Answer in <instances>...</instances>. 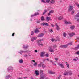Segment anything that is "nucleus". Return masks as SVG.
I'll list each match as a JSON object with an SVG mask.
<instances>
[{"mask_svg":"<svg viewBox=\"0 0 79 79\" xmlns=\"http://www.w3.org/2000/svg\"><path fill=\"white\" fill-rule=\"evenodd\" d=\"M40 71H41V72H42V70H40Z\"/></svg>","mask_w":79,"mask_h":79,"instance_id":"63","label":"nucleus"},{"mask_svg":"<svg viewBox=\"0 0 79 79\" xmlns=\"http://www.w3.org/2000/svg\"><path fill=\"white\" fill-rule=\"evenodd\" d=\"M72 44H73V43H72V42L70 43L69 44V45H72Z\"/></svg>","mask_w":79,"mask_h":79,"instance_id":"50","label":"nucleus"},{"mask_svg":"<svg viewBox=\"0 0 79 79\" xmlns=\"http://www.w3.org/2000/svg\"><path fill=\"white\" fill-rule=\"evenodd\" d=\"M45 53V52H42L41 53V54L40 55V57H41L42 58H43V57H44V55Z\"/></svg>","mask_w":79,"mask_h":79,"instance_id":"5","label":"nucleus"},{"mask_svg":"<svg viewBox=\"0 0 79 79\" xmlns=\"http://www.w3.org/2000/svg\"><path fill=\"white\" fill-rule=\"evenodd\" d=\"M49 73L50 74H55V72H52V71H50Z\"/></svg>","mask_w":79,"mask_h":79,"instance_id":"13","label":"nucleus"},{"mask_svg":"<svg viewBox=\"0 0 79 79\" xmlns=\"http://www.w3.org/2000/svg\"><path fill=\"white\" fill-rule=\"evenodd\" d=\"M34 35V32L32 31L31 33V35Z\"/></svg>","mask_w":79,"mask_h":79,"instance_id":"48","label":"nucleus"},{"mask_svg":"<svg viewBox=\"0 0 79 79\" xmlns=\"http://www.w3.org/2000/svg\"><path fill=\"white\" fill-rule=\"evenodd\" d=\"M38 67H39V68H40V67H41V66L40 65V64H39L38 65Z\"/></svg>","mask_w":79,"mask_h":79,"instance_id":"47","label":"nucleus"},{"mask_svg":"<svg viewBox=\"0 0 79 79\" xmlns=\"http://www.w3.org/2000/svg\"><path fill=\"white\" fill-rule=\"evenodd\" d=\"M50 2L52 3V4H54V3H55V0H52L50 1Z\"/></svg>","mask_w":79,"mask_h":79,"instance_id":"12","label":"nucleus"},{"mask_svg":"<svg viewBox=\"0 0 79 79\" xmlns=\"http://www.w3.org/2000/svg\"><path fill=\"white\" fill-rule=\"evenodd\" d=\"M41 1L43 3H46V2H45L44 0H41Z\"/></svg>","mask_w":79,"mask_h":79,"instance_id":"45","label":"nucleus"},{"mask_svg":"<svg viewBox=\"0 0 79 79\" xmlns=\"http://www.w3.org/2000/svg\"><path fill=\"white\" fill-rule=\"evenodd\" d=\"M24 56H25V57H27V55H25Z\"/></svg>","mask_w":79,"mask_h":79,"instance_id":"60","label":"nucleus"},{"mask_svg":"<svg viewBox=\"0 0 79 79\" xmlns=\"http://www.w3.org/2000/svg\"><path fill=\"white\" fill-rule=\"evenodd\" d=\"M50 12H49V13L48 14V16H49V15H50Z\"/></svg>","mask_w":79,"mask_h":79,"instance_id":"58","label":"nucleus"},{"mask_svg":"<svg viewBox=\"0 0 79 79\" xmlns=\"http://www.w3.org/2000/svg\"><path fill=\"white\" fill-rule=\"evenodd\" d=\"M45 56L47 57H48V54L47 53L45 55Z\"/></svg>","mask_w":79,"mask_h":79,"instance_id":"42","label":"nucleus"},{"mask_svg":"<svg viewBox=\"0 0 79 79\" xmlns=\"http://www.w3.org/2000/svg\"><path fill=\"white\" fill-rule=\"evenodd\" d=\"M53 65H54L55 66H56V64H55V63H54L53 64Z\"/></svg>","mask_w":79,"mask_h":79,"instance_id":"59","label":"nucleus"},{"mask_svg":"<svg viewBox=\"0 0 79 79\" xmlns=\"http://www.w3.org/2000/svg\"><path fill=\"white\" fill-rule=\"evenodd\" d=\"M69 35L70 37H73L74 35H75V33H69Z\"/></svg>","mask_w":79,"mask_h":79,"instance_id":"4","label":"nucleus"},{"mask_svg":"<svg viewBox=\"0 0 79 79\" xmlns=\"http://www.w3.org/2000/svg\"><path fill=\"white\" fill-rule=\"evenodd\" d=\"M51 26L52 27H55V26H54V25H53V24H51Z\"/></svg>","mask_w":79,"mask_h":79,"instance_id":"56","label":"nucleus"},{"mask_svg":"<svg viewBox=\"0 0 79 79\" xmlns=\"http://www.w3.org/2000/svg\"><path fill=\"white\" fill-rule=\"evenodd\" d=\"M32 38L34 40H36V39H37V37H34Z\"/></svg>","mask_w":79,"mask_h":79,"instance_id":"41","label":"nucleus"},{"mask_svg":"<svg viewBox=\"0 0 79 79\" xmlns=\"http://www.w3.org/2000/svg\"><path fill=\"white\" fill-rule=\"evenodd\" d=\"M49 48L50 49H49V51H50V52H54V51L52 49V48H51V47H50Z\"/></svg>","mask_w":79,"mask_h":79,"instance_id":"10","label":"nucleus"},{"mask_svg":"<svg viewBox=\"0 0 79 79\" xmlns=\"http://www.w3.org/2000/svg\"><path fill=\"white\" fill-rule=\"evenodd\" d=\"M50 18H51L50 17H49L48 16H47L46 17V19L47 20H48V21H49V20H50Z\"/></svg>","mask_w":79,"mask_h":79,"instance_id":"17","label":"nucleus"},{"mask_svg":"<svg viewBox=\"0 0 79 79\" xmlns=\"http://www.w3.org/2000/svg\"><path fill=\"white\" fill-rule=\"evenodd\" d=\"M59 65L61 67V68H64V66H63V64H59Z\"/></svg>","mask_w":79,"mask_h":79,"instance_id":"21","label":"nucleus"},{"mask_svg":"<svg viewBox=\"0 0 79 79\" xmlns=\"http://www.w3.org/2000/svg\"><path fill=\"white\" fill-rule=\"evenodd\" d=\"M49 12H50V13H53V12H54V11H53V10H51Z\"/></svg>","mask_w":79,"mask_h":79,"instance_id":"44","label":"nucleus"},{"mask_svg":"<svg viewBox=\"0 0 79 79\" xmlns=\"http://www.w3.org/2000/svg\"><path fill=\"white\" fill-rule=\"evenodd\" d=\"M56 29H57V30H59V29H60V27H59V26H58V25H57V24H56Z\"/></svg>","mask_w":79,"mask_h":79,"instance_id":"16","label":"nucleus"},{"mask_svg":"<svg viewBox=\"0 0 79 79\" xmlns=\"http://www.w3.org/2000/svg\"><path fill=\"white\" fill-rule=\"evenodd\" d=\"M74 28H75V27L74 26H72L71 27V29H73V30L74 29Z\"/></svg>","mask_w":79,"mask_h":79,"instance_id":"19","label":"nucleus"},{"mask_svg":"<svg viewBox=\"0 0 79 79\" xmlns=\"http://www.w3.org/2000/svg\"><path fill=\"white\" fill-rule=\"evenodd\" d=\"M44 11H45L43 13V15H44L45 13L47 12V10H44Z\"/></svg>","mask_w":79,"mask_h":79,"instance_id":"30","label":"nucleus"},{"mask_svg":"<svg viewBox=\"0 0 79 79\" xmlns=\"http://www.w3.org/2000/svg\"><path fill=\"white\" fill-rule=\"evenodd\" d=\"M39 15V13H35V14L34 15V16H37V15Z\"/></svg>","mask_w":79,"mask_h":79,"instance_id":"20","label":"nucleus"},{"mask_svg":"<svg viewBox=\"0 0 79 79\" xmlns=\"http://www.w3.org/2000/svg\"><path fill=\"white\" fill-rule=\"evenodd\" d=\"M66 65H67V68L69 69V64H66Z\"/></svg>","mask_w":79,"mask_h":79,"instance_id":"37","label":"nucleus"},{"mask_svg":"<svg viewBox=\"0 0 79 79\" xmlns=\"http://www.w3.org/2000/svg\"><path fill=\"white\" fill-rule=\"evenodd\" d=\"M76 40L77 42H79V38H77L76 40H75V42H76Z\"/></svg>","mask_w":79,"mask_h":79,"instance_id":"29","label":"nucleus"},{"mask_svg":"<svg viewBox=\"0 0 79 79\" xmlns=\"http://www.w3.org/2000/svg\"><path fill=\"white\" fill-rule=\"evenodd\" d=\"M34 39H33V38H32L31 39V40L32 41V42H34Z\"/></svg>","mask_w":79,"mask_h":79,"instance_id":"49","label":"nucleus"},{"mask_svg":"<svg viewBox=\"0 0 79 79\" xmlns=\"http://www.w3.org/2000/svg\"><path fill=\"white\" fill-rule=\"evenodd\" d=\"M45 77V75H41V77H40V79H44Z\"/></svg>","mask_w":79,"mask_h":79,"instance_id":"8","label":"nucleus"},{"mask_svg":"<svg viewBox=\"0 0 79 79\" xmlns=\"http://www.w3.org/2000/svg\"><path fill=\"white\" fill-rule=\"evenodd\" d=\"M50 0H46V2L47 3H48L50 2Z\"/></svg>","mask_w":79,"mask_h":79,"instance_id":"33","label":"nucleus"},{"mask_svg":"<svg viewBox=\"0 0 79 79\" xmlns=\"http://www.w3.org/2000/svg\"><path fill=\"white\" fill-rule=\"evenodd\" d=\"M24 79H26L27 78V77H24Z\"/></svg>","mask_w":79,"mask_h":79,"instance_id":"61","label":"nucleus"},{"mask_svg":"<svg viewBox=\"0 0 79 79\" xmlns=\"http://www.w3.org/2000/svg\"><path fill=\"white\" fill-rule=\"evenodd\" d=\"M51 40L52 42H54V41H55V42H56V41L57 40H54L53 39H51Z\"/></svg>","mask_w":79,"mask_h":79,"instance_id":"31","label":"nucleus"},{"mask_svg":"<svg viewBox=\"0 0 79 79\" xmlns=\"http://www.w3.org/2000/svg\"><path fill=\"white\" fill-rule=\"evenodd\" d=\"M63 35L64 37H65L66 36V33H64L63 34Z\"/></svg>","mask_w":79,"mask_h":79,"instance_id":"26","label":"nucleus"},{"mask_svg":"<svg viewBox=\"0 0 79 79\" xmlns=\"http://www.w3.org/2000/svg\"><path fill=\"white\" fill-rule=\"evenodd\" d=\"M43 26H48V24L47 23H43L41 24Z\"/></svg>","mask_w":79,"mask_h":79,"instance_id":"7","label":"nucleus"},{"mask_svg":"<svg viewBox=\"0 0 79 79\" xmlns=\"http://www.w3.org/2000/svg\"><path fill=\"white\" fill-rule=\"evenodd\" d=\"M58 19L59 20H61V19H63V17H59Z\"/></svg>","mask_w":79,"mask_h":79,"instance_id":"24","label":"nucleus"},{"mask_svg":"<svg viewBox=\"0 0 79 79\" xmlns=\"http://www.w3.org/2000/svg\"><path fill=\"white\" fill-rule=\"evenodd\" d=\"M75 19L77 21H79V12L77 14L75 15Z\"/></svg>","mask_w":79,"mask_h":79,"instance_id":"1","label":"nucleus"},{"mask_svg":"<svg viewBox=\"0 0 79 79\" xmlns=\"http://www.w3.org/2000/svg\"><path fill=\"white\" fill-rule=\"evenodd\" d=\"M57 47L56 45H54L53 46V48H55Z\"/></svg>","mask_w":79,"mask_h":79,"instance_id":"35","label":"nucleus"},{"mask_svg":"<svg viewBox=\"0 0 79 79\" xmlns=\"http://www.w3.org/2000/svg\"><path fill=\"white\" fill-rule=\"evenodd\" d=\"M32 62H33V63H35V61L34 60H32L31 61V63H32Z\"/></svg>","mask_w":79,"mask_h":79,"instance_id":"38","label":"nucleus"},{"mask_svg":"<svg viewBox=\"0 0 79 79\" xmlns=\"http://www.w3.org/2000/svg\"><path fill=\"white\" fill-rule=\"evenodd\" d=\"M37 65V62H35V63L33 64V65L34 66H36Z\"/></svg>","mask_w":79,"mask_h":79,"instance_id":"22","label":"nucleus"},{"mask_svg":"<svg viewBox=\"0 0 79 79\" xmlns=\"http://www.w3.org/2000/svg\"><path fill=\"white\" fill-rule=\"evenodd\" d=\"M61 75H60L59 77H58L57 79H60V78H61Z\"/></svg>","mask_w":79,"mask_h":79,"instance_id":"43","label":"nucleus"},{"mask_svg":"<svg viewBox=\"0 0 79 79\" xmlns=\"http://www.w3.org/2000/svg\"><path fill=\"white\" fill-rule=\"evenodd\" d=\"M50 32H53V29H51Z\"/></svg>","mask_w":79,"mask_h":79,"instance_id":"52","label":"nucleus"},{"mask_svg":"<svg viewBox=\"0 0 79 79\" xmlns=\"http://www.w3.org/2000/svg\"><path fill=\"white\" fill-rule=\"evenodd\" d=\"M68 24H71V22H68Z\"/></svg>","mask_w":79,"mask_h":79,"instance_id":"46","label":"nucleus"},{"mask_svg":"<svg viewBox=\"0 0 79 79\" xmlns=\"http://www.w3.org/2000/svg\"><path fill=\"white\" fill-rule=\"evenodd\" d=\"M79 45L77 46V47L75 48V50H77V49H79Z\"/></svg>","mask_w":79,"mask_h":79,"instance_id":"27","label":"nucleus"},{"mask_svg":"<svg viewBox=\"0 0 79 79\" xmlns=\"http://www.w3.org/2000/svg\"><path fill=\"white\" fill-rule=\"evenodd\" d=\"M41 21H44L45 20V18H44V17L42 16L41 18Z\"/></svg>","mask_w":79,"mask_h":79,"instance_id":"18","label":"nucleus"},{"mask_svg":"<svg viewBox=\"0 0 79 79\" xmlns=\"http://www.w3.org/2000/svg\"><path fill=\"white\" fill-rule=\"evenodd\" d=\"M76 58H77V59H73V61H77V59L78 58L77 57H76Z\"/></svg>","mask_w":79,"mask_h":79,"instance_id":"34","label":"nucleus"},{"mask_svg":"<svg viewBox=\"0 0 79 79\" xmlns=\"http://www.w3.org/2000/svg\"><path fill=\"white\" fill-rule=\"evenodd\" d=\"M38 45L39 46H42L43 45V44H40V43H42V41H41V40H40L38 41Z\"/></svg>","mask_w":79,"mask_h":79,"instance_id":"3","label":"nucleus"},{"mask_svg":"<svg viewBox=\"0 0 79 79\" xmlns=\"http://www.w3.org/2000/svg\"><path fill=\"white\" fill-rule=\"evenodd\" d=\"M15 35V32L13 33L12 35V36H13V37Z\"/></svg>","mask_w":79,"mask_h":79,"instance_id":"51","label":"nucleus"},{"mask_svg":"<svg viewBox=\"0 0 79 79\" xmlns=\"http://www.w3.org/2000/svg\"><path fill=\"white\" fill-rule=\"evenodd\" d=\"M46 60H47V61H49V59H47Z\"/></svg>","mask_w":79,"mask_h":79,"instance_id":"57","label":"nucleus"},{"mask_svg":"<svg viewBox=\"0 0 79 79\" xmlns=\"http://www.w3.org/2000/svg\"><path fill=\"white\" fill-rule=\"evenodd\" d=\"M40 32V31L39 30L38 28H36V29L34 30L35 33H39Z\"/></svg>","mask_w":79,"mask_h":79,"instance_id":"6","label":"nucleus"},{"mask_svg":"<svg viewBox=\"0 0 79 79\" xmlns=\"http://www.w3.org/2000/svg\"><path fill=\"white\" fill-rule=\"evenodd\" d=\"M68 74V72H66L64 73V76H66Z\"/></svg>","mask_w":79,"mask_h":79,"instance_id":"28","label":"nucleus"},{"mask_svg":"<svg viewBox=\"0 0 79 79\" xmlns=\"http://www.w3.org/2000/svg\"><path fill=\"white\" fill-rule=\"evenodd\" d=\"M21 52L22 53H23V52H23V51H21Z\"/></svg>","mask_w":79,"mask_h":79,"instance_id":"64","label":"nucleus"},{"mask_svg":"<svg viewBox=\"0 0 79 79\" xmlns=\"http://www.w3.org/2000/svg\"><path fill=\"white\" fill-rule=\"evenodd\" d=\"M69 74L71 76V75H72V72H69Z\"/></svg>","mask_w":79,"mask_h":79,"instance_id":"39","label":"nucleus"},{"mask_svg":"<svg viewBox=\"0 0 79 79\" xmlns=\"http://www.w3.org/2000/svg\"><path fill=\"white\" fill-rule=\"evenodd\" d=\"M76 54H77L78 55H79V52H77L76 53Z\"/></svg>","mask_w":79,"mask_h":79,"instance_id":"55","label":"nucleus"},{"mask_svg":"<svg viewBox=\"0 0 79 79\" xmlns=\"http://www.w3.org/2000/svg\"><path fill=\"white\" fill-rule=\"evenodd\" d=\"M44 34L43 33H41L40 34L38 37H43L44 36Z\"/></svg>","mask_w":79,"mask_h":79,"instance_id":"11","label":"nucleus"},{"mask_svg":"<svg viewBox=\"0 0 79 79\" xmlns=\"http://www.w3.org/2000/svg\"><path fill=\"white\" fill-rule=\"evenodd\" d=\"M75 12V10H73V11H72V15H73L74 13Z\"/></svg>","mask_w":79,"mask_h":79,"instance_id":"25","label":"nucleus"},{"mask_svg":"<svg viewBox=\"0 0 79 79\" xmlns=\"http://www.w3.org/2000/svg\"><path fill=\"white\" fill-rule=\"evenodd\" d=\"M60 2H62V1H60Z\"/></svg>","mask_w":79,"mask_h":79,"instance_id":"62","label":"nucleus"},{"mask_svg":"<svg viewBox=\"0 0 79 79\" xmlns=\"http://www.w3.org/2000/svg\"><path fill=\"white\" fill-rule=\"evenodd\" d=\"M9 70H11L13 69V67L12 66H10L9 68Z\"/></svg>","mask_w":79,"mask_h":79,"instance_id":"23","label":"nucleus"},{"mask_svg":"<svg viewBox=\"0 0 79 79\" xmlns=\"http://www.w3.org/2000/svg\"><path fill=\"white\" fill-rule=\"evenodd\" d=\"M23 48H24V49H26V48H28V46H24Z\"/></svg>","mask_w":79,"mask_h":79,"instance_id":"32","label":"nucleus"},{"mask_svg":"<svg viewBox=\"0 0 79 79\" xmlns=\"http://www.w3.org/2000/svg\"><path fill=\"white\" fill-rule=\"evenodd\" d=\"M19 63H23V60L22 59H20L19 60Z\"/></svg>","mask_w":79,"mask_h":79,"instance_id":"15","label":"nucleus"},{"mask_svg":"<svg viewBox=\"0 0 79 79\" xmlns=\"http://www.w3.org/2000/svg\"><path fill=\"white\" fill-rule=\"evenodd\" d=\"M68 10L69 11H71L72 10H73V6L71 5H70Z\"/></svg>","mask_w":79,"mask_h":79,"instance_id":"2","label":"nucleus"},{"mask_svg":"<svg viewBox=\"0 0 79 79\" xmlns=\"http://www.w3.org/2000/svg\"><path fill=\"white\" fill-rule=\"evenodd\" d=\"M35 52L36 53H37V52H38V51H37V50H35Z\"/></svg>","mask_w":79,"mask_h":79,"instance_id":"53","label":"nucleus"},{"mask_svg":"<svg viewBox=\"0 0 79 79\" xmlns=\"http://www.w3.org/2000/svg\"><path fill=\"white\" fill-rule=\"evenodd\" d=\"M68 46V44L66 45H63L62 46V47L63 48H66Z\"/></svg>","mask_w":79,"mask_h":79,"instance_id":"14","label":"nucleus"},{"mask_svg":"<svg viewBox=\"0 0 79 79\" xmlns=\"http://www.w3.org/2000/svg\"><path fill=\"white\" fill-rule=\"evenodd\" d=\"M45 67V66L44 64H42V68H44Z\"/></svg>","mask_w":79,"mask_h":79,"instance_id":"40","label":"nucleus"},{"mask_svg":"<svg viewBox=\"0 0 79 79\" xmlns=\"http://www.w3.org/2000/svg\"><path fill=\"white\" fill-rule=\"evenodd\" d=\"M68 22L66 20H65L64 21L65 24H68Z\"/></svg>","mask_w":79,"mask_h":79,"instance_id":"36","label":"nucleus"},{"mask_svg":"<svg viewBox=\"0 0 79 79\" xmlns=\"http://www.w3.org/2000/svg\"><path fill=\"white\" fill-rule=\"evenodd\" d=\"M35 73L36 74V76H39V72L38 71H37V70H36L35 71Z\"/></svg>","mask_w":79,"mask_h":79,"instance_id":"9","label":"nucleus"},{"mask_svg":"<svg viewBox=\"0 0 79 79\" xmlns=\"http://www.w3.org/2000/svg\"><path fill=\"white\" fill-rule=\"evenodd\" d=\"M55 60H58V58H55Z\"/></svg>","mask_w":79,"mask_h":79,"instance_id":"54","label":"nucleus"}]
</instances>
